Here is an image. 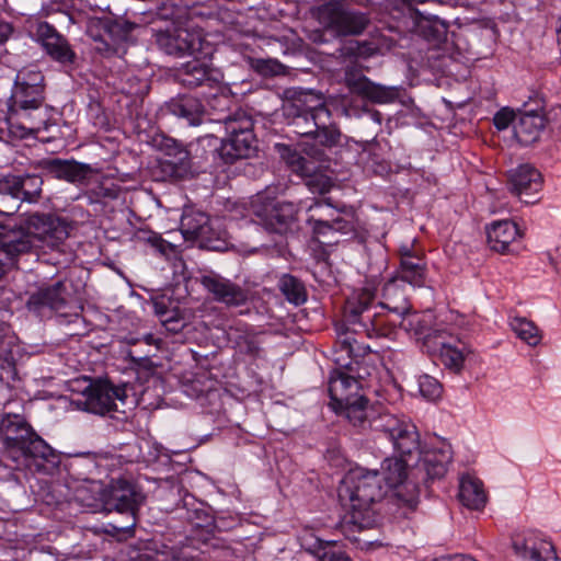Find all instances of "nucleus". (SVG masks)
<instances>
[{"instance_id": "obj_1", "label": "nucleus", "mask_w": 561, "mask_h": 561, "mask_svg": "<svg viewBox=\"0 0 561 561\" xmlns=\"http://www.w3.org/2000/svg\"><path fill=\"white\" fill-rule=\"evenodd\" d=\"M376 287L371 282L355 288L344 305L347 330L369 339L389 336L397 327L414 335L423 334V325L412 305L405 285L391 277L381 289V300L375 302Z\"/></svg>"}, {"instance_id": "obj_2", "label": "nucleus", "mask_w": 561, "mask_h": 561, "mask_svg": "<svg viewBox=\"0 0 561 561\" xmlns=\"http://www.w3.org/2000/svg\"><path fill=\"white\" fill-rule=\"evenodd\" d=\"M0 437L4 456L14 469L53 474L60 456L19 414H8L0 421Z\"/></svg>"}, {"instance_id": "obj_3", "label": "nucleus", "mask_w": 561, "mask_h": 561, "mask_svg": "<svg viewBox=\"0 0 561 561\" xmlns=\"http://www.w3.org/2000/svg\"><path fill=\"white\" fill-rule=\"evenodd\" d=\"M68 236V226L62 219L53 215L34 214L26 219L25 226L0 225V251L9 259H15L33 248L65 252Z\"/></svg>"}, {"instance_id": "obj_4", "label": "nucleus", "mask_w": 561, "mask_h": 561, "mask_svg": "<svg viewBox=\"0 0 561 561\" xmlns=\"http://www.w3.org/2000/svg\"><path fill=\"white\" fill-rule=\"evenodd\" d=\"M345 494L350 505L341 527L348 531L373 528L377 524V505L390 494L377 470L358 469L347 477Z\"/></svg>"}, {"instance_id": "obj_5", "label": "nucleus", "mask_w": 561, "mask_h": 561, "mask_svg": "<svg viewBox=\"0 0 561 561\" xmlns=\"http://www.w3.org/2000/svg\"><path fill=\"white\" fill-rule=\"evenodd\" d=\"M291 131L312 141L313 146L331 149L341 144L342 131L331 111L312 94L298 98L284 106Z\"/></svg>"}, {"instance_id": "obj_6", "label": "nucleus", "mask_w": 561, "mask_h": 561, "mask_svg": "<svg viewBox=\"0 0 561 561\" xmlns=\"http://www.w3.org/2000/svg\"><path fill=\"white\" fill-rule=\"evenodd\" d=\"M306 208V224L311 229L312 238L324 245L337 244L340 237L353 239L357 236V219L352 208L335 209L322 199H311Z\"/></svg>"}, {"instance_id": "obj_7", "label": "nucleus", "mask_w": 561, "mask_h": 561, "mask_svg": "<svg viewBox=\"0 0 561 561\" xmlns=\"http://www.w3.org/2000/svg\"><path fill=\"white\" fill-rule=\"evenodd\" d=\"M209 119L225 126L227 136L221 140L217 152L226 164L256 156L259 141L253 131L254 123L245 112L238 110L229 114L217 113Z\"/></svg>"}, {"instance_id": "obj_8", "label": "nucleus", "mask_w": 561, "mask_h": 561, "mask_svg": "<svg viewBox=\"0 0 561 561\" xmlns=\"http://www.w3.org/2000/svg\"><path fill=\"white\" fill-rule=\"evenodd\" d=\"M100 496L105 511L126 516V525L115 526V528L126 533L134 531L138 512L146 500L141 488L126 478L112 479L102 489Z\"/></svg>"}, {"instance_id": "obj_9", "label": "nucleus", "mask_w": 561, "mask_h": 561, "mask_svg": "<svg viewBox=\"0 0 561 561\" xmlns=\"http://www.w3.org/2000/svg\"><path fill=\"white\" fill-rule=\"evenodd\" d=\"M408 460L391 457L386 458L377 471L388 492L391 493L389 500L409 510H415L419 504L420 484L412 472L408 473Z\"/></svg>"}, {"instance_id": "obj_10", "label": "nucleus", "mask_w": 561, "mask_h": 561, "mask_svg": "<svg viewBox=\"0 0 561 561\" xmlns=\"http://www.w3.org/2000/svg\"><path fill=\"white\" fill-rule=\"evenodd\" d=\"M423 340L427 351L437 355L442 365L454 374H460L463 369L465 360L471 353L468 345L457 336L446 330L432 329L417 335Z\"/></svg>"}, {"instance_id": "obj_11", "label": "nucleus", "mask_w": 561, "mask_h": 561, "mask_svg": "<svg viewBox=\"0 0 561 561\" xmlns=\"http://www.w3.org/2000/svg\"><path fill=\"white\" fill-rule=\"evenodd\" d=\"M310 202L311 199L300 201L298 204H295L286 201H264L263 196H257L251 206L256 221L267 231L284 233L296 220L297 214L301 210L306 211V208L301 207V205H310Z\"/></svg>"}, {"instance_id": "obj_12", "label": "nucleus", "mask_w": 561, "mask_h": 561, "mask_svg": "<svg viewBox=\"0 0 561 561\" xmlns=\"http://www.w3.org/2000/svg\"><path fill=\"white\" fill-rule=\"evenodd\" d=\"M318 19L340 35H360L370 24L367 13L348 9L344 0H330L318 8Z\"/></svg>"}, {"instance_id": "obj_13", "label": "nucleus", "mask_w": 561, "mask_h": 561, "mask_svg": "<svg viewBox=\"0 0 561 561\" xmlns=\"http://www.w3.org/2000/svg\"><path fill=\"white\" fill-rule=\"evenodd\" d=\"M371 425L374 431L382 432L389 437L401 458L421 454L420 434L410 421L385 412L378 414Z\"/></svg>"}, {"instance_id": "obj_14", "label": "nucleus", "mask_w": 561, "mask_h": 561, "mask_svg": "<svg viewBox=\"0 0 561 561\" xmlns=\"http://www.w3.org/2000/svg\"><path fill=\"white\" fill-rule=\"evenodd\" d=\"M82 398L76 401L77 405L90 413L113 417L118 411L116 401H124L127 398L126 389L111 383L108 380L96 379L90 382L81 391Z\"/></svg>"}, {"instance_id": "obj_15", "label": "nucleus", "mask_w": 561, "mask_h": 561, "mask_svg": "<svg viewBox=\"0 0 561 561\" xmlns=\"http://www.w3.org/2000/svg\"><path fill=\"white\" fill-rule=\"evenodd\" d=\"M80 291L81 286H75L71 279H59L32 293L26 300V308L37 316H44L47 311H59L66 308Z\"/></svg>"}, {"instance_id": "obj_16", "label": "nucleus", "mask_w": 561, "mask_h": 561, "mask_svg": "<svg viewBox=\"0 0 561 561\" xmlns=\"http://www.w3.org/2000/svg\"><path fill=\"white\" fill-rule=\"evenodd\" d=\"M278 152L294 173L305 178L306 185L311 193L324 195L331 191L334 185L332 179L317 172L318 165L314 160L306 158L287 145L278 146Z\"/></svg>"}, {"instance_id": "obj_17", "label": "nucleus", "mask_w": 561, "mask_h": 561, "mask_svg": "<svg viewBox=\"0 0 561 561\" xmlns=\"http://www.w3.org/2000/svg\"><path fill=\"white\" fill-rule=\"evenodd\" d=\"M36 39L54 61L62 66H72L76 62L77 54L68 39L51 24L41 22L36 27Z\"/></svg>"}, {"instance_id": "obj_18", "label": "nucleus", "mask_w": 561, "mask_h": 561, "mask_svg": "<svg viewBox=\"0 0 561 561\" xmlns=\"http://www.w3.org/2000/svg\"><path fill=\"white\" fill-rule=\"evenodd\" d=\"M38 165L51 178L75 185L87 184L94 172L91 164L75 159L46 158L41 160Z\"/></svg>"}, {"instance_id": "obj_19", "label": "nucleus", "mask_w": 561, "mask_h": 561, "mask_svg": "<svg viewBox=\"0 0 561 561\" xmlns=\"http://www.w3.org/2000/svg\"><path fill=\"white\" fill-rule=\"evenodd\" d=\"M199 283L214 300L226 306L239 307L248 300V293L244 288L215 272L202 275Z\"/></svg>"}, {"instance_id": "obj_20", "label": "nucleus", "mask_w": 561, "mask_h": 561, "mask_svg": "<svg viewBox=\"0 0 561 561\" xmlns=\"http://www.w3.org/2000/svg\"><path fill=\"white\" fill-rule=\"evenodd\" d=\"M508 185L525 204H535L539 201L537 194L542 187L540 172L530 164H520L508 173Z\"/></svg>"}, {"instance_id": "obj_21", "label": "nucleus", "mask_w": 561, "mask_h": 561, "mask_svg": "<svg viewBox=\"0 0 561 561\" xmlns=\"http://www.w3.org/2000/svg\"><path fill=\"white\" fill-rule=\"evenodd\" d=\"M154 42L159 49L174 57L190 55L199 46L198 36L182 27L157 31Z\"/></svg>"}, {"instance_id": "obj_22", "label": "nucleus", "mask_w": 561, "mask_h": 561, "mask_svg": "<svg viewBox=\"0 0 561 561\" xmlns=\"http://www.w3.org/2000/svg\"><path fill=\"white\" fill-rule=\"evenodd\" d=\"M174 76L180 84L188 89L202 85L213 87V84L219 83L221 79V75L216 68L199 58L182 64L176 68Z\"/></svg>"}, {"instance_id": "obj_23", "label": "nucleus", "mask_w": 561, "mask_h": 561, "mask_svg": "<svg viewBox=\"0 0 561 561\" xmlns=\"http://www.w3.org/2000/svg\"><path fill=\"white\" fill-rule=\"evenodd\" d=\"M153 142L164 154L163 165L170 169L171 176L182 178L190 170L191 154L185 145L165 135L156 137Z\"/></svg>"}, {"instance_id": "obj_24", "label": "nucleus", "mask_w": 561, "mask_h": 561, "mask_svg": "<svg viewBox=\"0 0 561 561\" xmlns=\"http://www.w3.org/2000/svg\"><path fill=\"white\" fill-rule=\"evenodd\" d=\"M419 456L421 457L412 469V474L416 477V481L421 474V479L424 483L435 479H442L446 474L447 467L451 461V451L449 448L428 449L421 451Z\"/></svg>"}, {"instance_id": "obj_25", "label": "nucleus", "mask_w": 561, "mask_h": 561, "mask_svg": "<svg viewBox=\"0 0 561 561\" xmlns=\"http://www.w3.org/2000/svg\"><path fill=\"white\" fill-rule=\"evenodd\" d=\"M549 118L542 111L525 110L514 123V135L523 146H530L540 139Z\"/></svg>"}, {"instance_id": "obj_26", "label": "nucleus", "mask_w": 561, "mask_h": 561, "mask_svg": "<svg viewBox=\"0 0 561 561\" xmlns=\"http://www.w3.org/2000/svg\"><path fill=\"white\" fill-rule=\"evenodd\" d=\"M360 388L362 383L355 380L353 375H347L340 367L334 369L330 375L328 387L332 409H339L351 400L362 397Z\"/></svg>"}, {"instance_id": "obj_27", "label": "nucleus", "mask_w": 561, "mask_h": 561, "mask_svg": "<svg viewBox=\"0 0 561 561\" xmlns=\"http://www.w3.org/2000/svg\"><path fill=\"white\" fill-rule=\"evenodd\" d=\"M518 226L512 220H499L486 227V241L492 251L505 254L510 245L520 238Z\"/></svg>"}, {"instance_id": "obj_28", "label": "nucleus", "mask_w": 561, "mask_h": 561, "mask_svg": "<svg viewBox=\"0 0 561 561\" xmlns=\"http://www.w3.org/2000/svg\"><path fill=\"white\" fill-rule=\"evenodd\" d=\"M104 34L113 44V53L118 54L121 48L134 42L133 32L139 27L135 22L124 16L104 18L101 21Z\"/></svg>"}, {"instance_id": "obj_29", "label": "nucleus", "mask_w": 561, "mask_h": 561, "mask_svg": "<svg viewBox=\"0 0 561 561\" xmlns=\"http://www.w3.org/2000/svg\"><path fill=\"white\" fill-rule=\"evenodd\" d=\"M167 110L187 122L188 125H201L205 119V110L197 98L181 95L167 103Z\"/></svg>"}, {"instance_id": "obj_30", "label": "nucleus", "mask_w": 561, "mask_h": 561, "mask_svg": "<svg viewBox=\"0 0 561 561\" xmlns=\"http://www.w3.org/2000/svg\"><path fill=\"white\" fill-rule=\"evenodd\" d=\"M368 399L365 396L355 398L339 409H333L337 414L343 415L354 427L364 431L367 427L374 430L371 425L376 419L368 411Z\"/></svg>"}, {"instance_id": "obj_31", "label": "nucleus", "mask_w": 561, "mask_h": 561, "mask_svg": "<svg viewBox=\"0 0 561 561\" xmlns=\"http://www.w3.org/2000/svg\"><path fill=\"white\" fill-rule=\"evenodd\" d=\"M427 265L423 256H405L401 260L394 278L413 287H423L426 283Z\"/></svg>"}, {"instance_id": "obj_32", "label": "nucleus", "mask_w": 561, "mask_h": 561, "mask_svg": "<svg viewBox=\"0 0 561 561\" xmlns=\"http://www.w3.org/2000/svg\"><path fill=\"white\" fill-rule=\"evenodd\" d=\"M352 88L355 92L373 103L388 104L394 102L399 98V90L397 88L374 83L366 77H362L354 81Z\"/></svg>"}, {"instance_id": "obj_33", "label": "nucleus", "mask_w": 561, "mask_h": 561, "mask_svg": "<svg viewBox=\"0 0 561 561\" xmlns=\"http://www.w3.org/2000/svg\"><path fill=\"white\" fill-rule=\"evenodd\" d=\"M458 499L469 510L483 508L486 503V494L482 482L471 476H463L459 483Z\"/></svg>"}, {"instance_id": "obj_34", "label": "nucleus", "mask_w": 561, "mask_h": 561, "mask_svg": "<svg viewBox=\"0 0 561 561\" xmlns=\"http://www.w3.org/2000/svg\"><path fill=\"white\" fill-rule=\"evenodd\" d=\"M44 100V88L34 89L19 84L12 95L13 103L10 105V111L16 115H26L28 111L39 108Z\"/></svg>"}, {"instance_id": "obj_35", "label": "nucleus", "mask_w": 561, "mask_h": 561, "mask_svg": "<svg viewBox=\"0 0 561 561\" xmlns=\"http://www.w3.org/2000/svg\"><path fill=\"white\" fill-rule=\"evenodd\" d=\"M209 218L202 211H185L181 218V231L186 240H206L210 231Z\"/></svg>"}, {"instance_id": "obj_36", "label": "nucleus", "mask_w": 561, "mask_h": 561, "mask_svg": "<svg viewBox=\"0 0 561 561\" xmlns=\"http://www.w3.org/2000/svg\"><path fill=\"white\" fill-rule=\"evenodd\" d=\"M342 325L344 327V331L340 335V351L336 352V355L344 357L345 354L346 360H365V357L371 353L370 346L359 343L355 339L346 335V333L351 332V330H347L344 319ZM354 334L356 333L354 332Z\"/></svg>"}, {"instance_id": "obj_37", "label": "nucleus", "mask_w": 561, "mask_h": 561, "mask_svg": "<svg viewBox=\"0 0 561 561\" xmlns=\"http://www.w3.org/2000/svg\"><path fill=\"white\" fill-rule=\"evenodd\" d=\"M277 287L285 298L296 306L307 300L304 283L291 274H283L278 279Z\"/></svg>"}, {"instance_id": "obj_38", "label": "nucleus", "mask_w": 561, "mask_h": 561, "mask_svg": "<svg viewBox=\"0 0 561 561\" xmlns=\"http://www.w3.org/2000/svg\"><path fill=\"white\" fill-rule=\"evenodd\" d=\"M515 334L529 346H537L541 342V333L538 327L530 320L515 317L510 322Z\"/></svg>"}, {"instance_id": "obj_39", "label": "nucleus", "mask_w": 561, "mask_h": 561, "mask_svg": "<svg viewBox=\"0 0 561 561\" xmlns=\"http://www.w3.org/2000/svg\"><path fill=\"white\" fill-rule=\"evenodd\" d=\"M43 183L39 175L26 174L19 176V202H36L41 196Z\"/></svg>"}, {"instance_id": "obj_40", "label": "nucleus", "mask_w": 561, "mask_h": 561, "mask_svg": "<svg viewBox=\"0 0 561 561\" xmlns=\"http://www.w3.org/2000/svg\"><path fill=\"white\" fill-rule=\"evenodd\" d=\"M301 548L317 559L323 553L334 541L322 540L317 537L312 529L305 528L298 536Z\"/></svg>"}, {"instance_id": "obj_41", "label": "nucleus", "mask_w": 561, "mask_h": 561, "mask_svg": "<svg viewBox=\"0 0 561 561\" xmlns=\"http://www.w3.org/2000/svg\"><path fill=\"white\" fill-rule=\"evenodd\" d=\"M536 543H538V534L529 531L525 537H517L513 540V549L522 559L534 561L535 556H539Z\"/></svg>"}, {"instance_id": "obj_42", "label": "nucleus", "mask_w": 561, "mask_h": 561, "mask_svg": "<svg viewBox=\"0 0 561 561\" xmlns=\"http://www.w3.org/2000/svg\"><path fill=\"white\" fill-rule=\"evenodd\" d=\"M420 30L427 41L438 43L446 39L448 25L437 18L425 19L421 22Z\"/></svg>"}, {"instance_id": "obj_43", "label": "nucleus", "mask_w": 561, "mask_h": 561, "mask_svg": "<svg viewBox=\"0 0 561 561\" xmlns=\"http://www.w3.org/2000/svg\"><path fill=\"white\" fill-rule=\"evenodd\" d=\"M335 364L341 369H344L347 375H353V378L360 383V380L366 379L370 375V366L365 360H346L343 356L334 358Z\"/></svg>"}, {"instance_id": "obj_44", "label": "nucleus", "mask_w": 561, "mask_h": 561, "mask_svg": "<svg viewBox=\"0 0 561 561\" xmlns=\"http://www.w3.org/2000/svg\"><path fill=\"white\" fill-rule=\"evenodd\" d=\"M417 383L419 391L425 399L434 401L440 397L443 388L436 378L430 375H422L419 377Z\"/></svg>"}, {"instance_id": "obj_45", "label": "nucleus", "mask_w": 561, "mask_h": 561, "mask_svg": "<svg viewBox=\"0 0 561 561\" xmlns=\"http://www.w3.org/2000/svg\"><path fill=\"white\" fill-rule=\"evenodd\" d=\"M136 237L139 240H142L149 244H151L153 248L159 250L161 253H165V251L169 249L170 243L165 241L160 233H157L151 230L146 229H139L136 232Z\"/></svg>"}, {"instance_id": "obj_46", "label": "nucleus", "mask_w": 561, "mask_h": 561, "mask_svg": "<svg viewBox=\"0 0 561 561\" xmlns=\"http://www.w3.org/2000/svg\"><path fill=\"white\" fill-rule=\"evenodd\" d=\"M19 175H5L0 179V196H9L19 202Z\"/></svg>"}, {"instance_id": "obj_47", "label": "nucleus", "mask_w": 561, "mask_h": 561, "mask_svg": "<svg viewBox=\"0 0 561 561\" xmlns=\"http://www.w3.org/2000/svg\"><path fill=\"white\" fill-rule=\"evenodd\" d=\"M30 88H44V76L41 71H20L16 76V85Z\"/></svg>"}, {"instance_id": "obj_48", "label": "nucleus", "mask_w": 561, "mask_h": 561, "mask_svg": "<svg viewBox=\"0 0 561 561\" xmlns=\"http://www.w3.org/2000/svg\"><path fill=\"white\" fill-rule=\"evenodd\" d=\"M239 351L252 357H256L261 352V344L254 335L240 336L238 342Z\"/></svg>"}, {"instance_id": "obj_49", "label": "nucleus", "mask_w": 561, "mask_h": 561, "mask_svg": "<svg viewBox=\"0 0 561 561\" xmlns=\"http://www.w3.org/2000/svg\"><path fill=\"white\" fill-rule=\"evenodd\" d=\"M536 550L539 552V556L534 558V561H548V560H557L556 548L551 541L542 539L538 535V543H536Z\"/></svg>"}, {"instance_id": "obj_50", "label": "nucleus", "mask_w": 561, "mask_h": 561, "mask_svg": "<svg viewBox=\"0 0 561 561\" xmlns=\"http://www.w3.org/2000/svg\"><path fill=\"white\" fill-rule=\"evenodd\" d=\"M122 193V187L108 180L100 182L96 187V194L103 198L116 199Z\"/></svg>"}, {"instance_id": "obj_51", "label": "nucleus", "mask_w": 561, "mask_h": 561, "mask_svg": "<svg viewBox=\"0 0 561 561\" xmlns=\"http://www.w3.org/2000/svg\"><path fill=\"white\" fill-rule=\"evenodd\" d=\"M517 118L513 111L508 108L500 110L493 117V124L499 130L506 129L512 123L514 124Z\"/></svg>"}, {"instance_id": "obj_52", "label": "nucleus", "mask_w": 561, "mask_h": 561, "mask_svg": "<svg viewBox=\"0 0 561 561\" xmlns=\"http://www.w3.org/2000/svg\"><path fill=\"white\" fill-rule=\"evenodd\" d=\"M318 561H353L352 558L343 550L336 548L333 542L318 559Z\"/></svg>"}, {"instance_id": "obj_53", "label": "nucleus", "mask_w": 561, "mask_h": 561, "mask_svg": "<svg viewBox=\"0 0 561 561\" xmlns=\"http://www.w3.org/2000/svg\"><path fill=\"white\" fill-rule=\"evenodd\" d=\"M255 68L263 76H274L279 73L282 65L271 59H259Z\"/></svg>"}, {"instance_id": "obj_54", "label": "nucleus", "mask_w": 561, "mask_h": 561, "mask_svg": "<svg viewBox=\"0 0 561 561\" xmlns=\"http://www.w3.org/2000/svg\"><path fill=\"white\" fill-rule=\"evenodd\" d=\"M162 323L168 331L173 333L180 332L184 327L183 321L174 317H168L162 319Z\"/></svg>"}, {"instance_id": "obj_55", "label": "nucleus", "mask_w": 561, "mask_h": 561, "mask_svg": "<svg viewBox=\"0 0 561 561\" xmlns=\"http://www.w3.org/2000/svg\"><path fill=\"white\" fill-rule=\"evenodd\" d=\"M3 331L4 329L0 328V357H7V355L10 353V341Z\"/></svg>"}, {"instance_id": "obj_56", "label": "nucleus", "mask_w": 561, "mask_h": 561, "mask_svg": "<svg viewBox=\"0 0 561 561\" xmlns=\"http://www.w3.org/2000/svg\"><path fill=\"white\" fill-rule=\"evenodd\" d=\"M434 561H477L474 558L467 554H453V556H444Z\"/></svg>"}, {"instance_id": "obj_57", "label": "nucleus", "mask_w": 561, "mask_h": 561, "mask_svg": "<svg viewBox=\"0 0 561 561\" xmlns=\"http://www.w3.org/2000/svg\"><path fill=\"white\" fill-rule=\"evenodd\" d=\"M11 33L12 26L7 22L0 21V44L7 42Z\"/></svg>"}, {"instance_id": "obj_58", "label": "nucleus", "mask_w": 561, "mask_h": 561, "mask_svg": "<svg viewBox=\"0 0 561 561\" xmlns=\"http://www.w3.org/2000/svg\"><path fill=\"white\" fill-rule=\"evenodd\" d=\"M5 105H7V110L0 108V130H3L4 126H7L9 123L11 115L14 114L10 111V105H8V104H5Z\"/></svg>"}, {"instance_id": "obj_59", "label": "nucleus", "mask_w": 561, "mask_h": 561, "mask_svg": "<svg viewBox=\"0 0 561 561\" xmlns=\"http://www.w3.org/2000/svg\"><path fill=\"white\" fill-rule=\"evenodd\" d=\"M400 254V261L403 260L405 256H420L415 252H413L409 247L404 245L399 249Z\"/></svg>"}, {"instance_id": "obj_60", "label": "nucleus", "mask_w": 561, "mask_h": 561, "mask_svg": "<svg viewBox=\"0 0 561 561\" xmlns=\"http://www.w3.org/2000/svg\"><path fill=\"white\" fill-rule=\"evenodd\" d=\"M170 561H195L193 558L185 556L184 553L173 554Z\"/></svg>"}, {"instance_id": "obj_61", "label": "nucleus", "mask_w": 561, "mask_h": 561, "mask_svg": "<svg viewBox=\"0 0 561 561\" xmlns=\"http://www.w3.org/2000/svg\"><path fill=\"white\" fill-rule=\"evenodd\" d=\"M354 4L368 8L373 4V0H351Z\"/></svg>"}, {"instance_id": "obj_62", "label": "nucleus", "mask_w": 561, "mask_h": 561, "mask_svg": "<svg viewBox=\"0 0 561 561\" xmlns=\"http://www.w3.org/2000/svg\"><path fill=\"white\" fill-rule=\"evenodd\" d=\"M308 154L319 160L322 157L323 152L320 149H311V151L308 152Z\"/></svg>"}, {"instance_id": "obj_63", "label": "nucleus", "mask_w": 561, "mask_h": 561, "mask_svg": "<svg viewBox=\"0 0 561 561\" xmlns=\"http://www.w3.org/2000/svg\"><path fill=\"white\" fill-rule=\"evenodd\" d=\"M8 266L0 260V279L7 274Z\"/></svg>"}, {"instance_id": "obj_64", "label": "nucleus", "mask_w": 561, "mask_h": 561, "mask_svg": "<svg viewBox=\"0 0 561 561\" xmlns=\"http://www.w3.org/2000/svg\"><path fill=\"white\" fill-rule=\"evenodd\" d=\"M229 100L226 96L214 98L213 103L220 105L221 103H228Z\"/></svg>"}]
</instances>
